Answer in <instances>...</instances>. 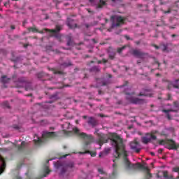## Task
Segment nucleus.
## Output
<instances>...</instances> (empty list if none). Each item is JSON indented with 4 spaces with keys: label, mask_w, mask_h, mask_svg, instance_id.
<instances>
[{
    "label": "nucleus",
    "mask_w": 179,
    "mask_h": 179,
    "mask_svg": "<svg viewBox=\"0 0 179 179\" xmlns=\"http://www.w3.org/2000/svg\"><path fill=\"white\" fill-rule=\"evenodd\" d=\"M94 134H96L98 136V139H96L94 143L99 145L100 147L103 145V143L110 142L112 146L115 148L113 155L116 159H118V157H123L124 164L127 170H131V169H141L142 170H145V171H146L147 179H150V177H152V175L149 173V168L146 164H136V165H133L131 164L129 160H128V154L127 150H125V145L122 141V138H121L120 136L114 133H110L108 136L104 135L99 133V129H96Z\"/></svg>",
    "instance_id": "f257e3e1"
},
{
    "label": "nucleus",
    "mask_w": 179,
    "mask_h": 179,
    "mask_svg": "<svg viewBox=\"0 0 179 179\" xmlns=\"http://www.w3.org/2000/svg\"><path fill=\"white\" fill-rule=\"evenodd\" d=\"M62 128L64 133L68 136H71V135H72L74 132V134H76V135H78V136H80V138L85 139L86 145H89L90 142H93V136H92V135H87L83 132H81L79 129L76 127H73L71 125V123H65L62 125Z\"/></svg>",
    "instance_id": "f03ea898"
},
{
    "label": "nucleus",
    "mask_w": 179,
    "mask_h": 179,
    "mask_svg": "<svg viewBox=\"0 0 179 179\" xmlns=\"http://www.w3.org/2000/svg\"><path fill=\"white\" fill-rule=\"evenodd\" d=\"M54 165L56 169H59L60 170V173L62 175L65 174L66 171H71L75 166V164L72 162L64 164L62 162L57 161L54 163Z\"/></svg>",
    "instance_id": "7ed1b4c3"
},
{
    "label": "nucleus",
    "mask_w": 179,
    "mask_h": 179,
    "mask_svg": "<svg viewBox=\"0 0 179 179\" xmlns=\"http://www.w3.org/2000/svg\"><path fill=\"white\" fill-rule=\"evenodd\" d=\"M62 29V27L59 25L56 26V29H45L46 34H49L50 37H55L56 38H61V34H59V31Z\"/></svg>",
    "instance_id": "20e7f679"
},
{
    "label": "nucleus",
    "mask_w": 179,
    "mask_h": 179,
    "mask_svg": "<svg viewBox=\"0 0 179 179\" xmlns=\"http://www.w3.org/2000/svg\"><path fill=\"white\" fill-rule=\"evenodd\" d=\"M126 98L127 100H129L130 103H132L133 104H143V103H145V101H143V99H141L136 97V96H135L134 93H127Z\"/></svg>",
    "instance_id": "39448f33"
},
{
    "label": "nucleus",
    "mask_w": 179,
    "mask_h": 179,
    "mask_svg": "<svg viewBox=\"0 0 179 179\" xmlns=\"http://www.w3.org/2000/svg\"><path fill=\"white\" fill-rule=\"evenodd\" d=\"M112 23V28L113 27H118V26H121V24H124V19L118 15H114L111 17Z\"/></svg>",
    "instance_id": "423d86ee"
},
{
    "label": "nucleus",
    "mask_w": 179,
    "mask_h": 179,
    "mask_svg": "<svg viewBox=\"0 0 179 179\" xmlns=\"http://www.w3.org/2000/svg\"><path fill=\"white\" fill-rule=\"evenodd\" d=\"M152 141H156V136L150 133L146 134L145 136L141 138V142L145 145L152 142Z\"/></svg>",
    "instance_id": "0eeeda50"
},
{
    "label": "nucleus",
    "mask_w": 179,
    "mask_h": 179,
    "mask_svg": "<svg viewBox=\"0 0 179 179\" xmlns=\"http://www.w3.org/2000/svg\"><path fill=\"white\" fill-rule=\"evenodd\" d=\"M129 145H130V149H131L133 152H136V153H139V152H141V148L139 143L136 141H134L130 143Z\"/></svg>",
    "instance_id": "6e6552de"
},
{
    "label": "nucleus",
    "mask_w": 179,
    "mask_h": 179,
    "mask_svg": "<svg viewBox=\"0 0 179 179\" xmlns=\"http://www.w3.org/2000/svg\"><path fill=\"white\" fill-rule=\"evenodd\" d=\"M45 139V134H43L42 137H38V136H34V142L35 145H41Z\"/></svg>",
    "instance_id": "1a4fd4ad"
},
{
    "label": "nucleus",
    "mask_w": 179,
    "mask_h": 179,
    "mask_svg": "<svg viewBox=\"0 0 179 179\" xmlns=\"http://www.w3.org/2000/svg\"><path fill=\"white\" fill-rule=\"evenodd\" d=\"M166 148L168 149H173V150H177V144H176V142H174V141L173 140H170L168 141L167 144H166Z\"/></svg>",
    "instance_id": "9d476101"
},
{
    "label": "nucleus",
    "mask_w": 179,
    "mask_h": 179,
    "mask_svg": "<svg viewBox=\"0 0 179 179\" xmlns=\"http://www.w3.org/2000/svg\"><path fill=\"white\" fill-rule=\"evenodd\" d=\"M87 122L88 125H90V127H96V125H97V122L96 121V119L92 117H88Z\"/></svg>",
    "instance_id": "9b49d317"
},
{
    "label": "nucleus",
    "mask_w": 179,
    "mask_h": 179,
    "mask_svg": "<svg viewBox=\"0 0 179 179\" xmlns=\"http://www.w3.org/2000/svg\"><path fill=\"white\" fill-rule=\"evenodd\" d=\"M152 94H153V93H152V90H145L143 92H141L139 96H145L148 97H152Z\"/></svg>",
    "instance_id": "f8f14e48"
},
{
    "label": "nucleus",
    "mask_w": 179,
    "mask_h": 179,
    "mask_svg": "<svg viewBox=\"0 0 179 179\" xmlns=\"http://www.w3.org/2000/svg\"><path fill=\"white\" fill-rule=\"evenodd\" d=\"M67 25L70 29H75L76 27V23L73 20H71L69 18H68L67 20Z\"/></svg>",
    "instance_id": "ddd939ff"
},
{
    "label": "nucleus",
    "mask_w": 179,
    "mask_h": 179,
    "mask_svg": "<svg viewBox=\"0 0 179 179\" xmlns=\"http://www.w3.org/2000/svg\"><path fill=\"white\" fill-rule=\"evenodd\" d=\"M133 55L134 57H137L138 58H142L143 57V53H142L141 50H133Z\"/></svg>",
    "instance_id": "4468645a"
},
{
    "label": "nucleus",
    "mask_w": 179,
    "mask_h": 179,
    "mask_svg": "<svg viewBox=\"0 0 179 179\" xmlns=\"http://www.w3.org/2000/svg\"><path fill=\"white\" fill-rule=\"evenodd\" d=\"M45 136L46 138H55V136H57V134L53 131H46Z\"/></svg>",
    "instance_id": "2eb2a0df"
},
{
    "label": "nucleus",
    "mask_w": 179,
    "mask_h": 179,
    "mask_svg": "<svg viewBox=\"0 0 179 179\" xmlns=\"http://www.w3.org/2000/svg\"><path fill=\"white\" fill-rule=\"evenodd\" d=\"M61 68H68V66H71L72 65V63L71 62H65L64 63H59Z\"/></svg>",
    "instance_id": "dca6fc26"
},
{
    "label": "nucleus",
    "mask_w": 179,
    "mask_h": 179,
    "mask_svg": "<svg viewBox=\"0 0 179 179\" xmlns=\"http://www.w3.org/2000/svg\"><path fill=\"white\" fill-rule=\"evenodd\" d=\"M79 153L80 155H85V153H90L92 157H94L96 155H97V152H96V151H94V152L85 151V152H80Z\"/></svg>",
    "instance_id": "f3484780"
},
{
    "label": "nucleus",
    "mask_w": 179,
    "mask_h": 179,
    "mask_svg": "<svg viewBox=\"0 0 179 179\" xmlns=\"http://www.w3.org/2000/svg\"><path fill=\"white\" fill-rule=\"evenodd\" d=\"M113 164H112V167L113 169V176L110 177V178H113V177H115V173H116L115 168L117 167V164L115 163V160L113 161Z\"/></svg>",
    "instance_id": "a211bd4d"
},
{
    "label": "nucleus",
    "mask_w": 179,
    "mask_h": 179,
    "mask_svg": "<svg viewBox=\"0 0 179 179\" xmlns=\"http://www.w3.org/2000/svg\"><path fill=\"white\" fill-rule=\"evenodd\" d=\"M97 8H101V6H104L106 5V1L103 0H99L98 2L96 3Z\"/></svg>",
    "instance_id": "6ab92c4d"
},
{
    "label": "nucleus",
    "mask_w": 179,
    "mask_h": 179,
    "mask_svg": "<svg viewBox=\"0 0 179 179\" xmlns=\"http://www.w3.org/2000/svg\"><path fill=\"white\" fill-rule=\"evenodd\" d=\"M1 82L2 83H8V82H9V78H7L6 76H3L1 77Z\"/></svg>",
    "instance_id": "aec40b11"
},
{
    "label": "nucleus",
    "mask_w": 179,
    "mask_h": 179,
    "mask_svg": "<svg viewBox=\"0 0 179 179\" xmlns=\"http://www.w3.org/2000/svg\"><path fill=\"white\" fill-rule=\"evenodd\" d=\"M170 111H175V110H163V113H165L166 114H167L168 120H171V117H170V114H169V113H170Z\"/></svg>",
    "instance_id": "412c9836"
},
{
    "label": "nucleus",
    "mask_w": 179,
    "mask_h": 179,
    "mask_svg": "<svg viewBox=\"0 0 179 179\" xmlns=\"http://www.w3.org/2000/svg\"><path fill=\"white\" fill-rule=\"evenodd\" d=\"M172 86H173V87L178 88V87H179V80H175V81L172 83Z\"/></svg>",
    "instance_id": "4be33fe9"
},
{
    "label": "nucleus",
    "mask_w": 179,
    "mask_h": 179,
    "mask_svg": "<svg viewBox=\"0 0 179 179\" xmlns=\"http://www.w3.org/2000/svg\"><path fill=\"white\" fill-rule=\"evenodd\" d=\"M106 156H107V154H106V152H105L104 151L101 152L99 153V157H100L101 159H103V157H106Z\"/></svg>",
    "instance_id": "5701e85b"
},
{
    "label": "nucleus",
    "mask_w": 179,
    "mask_h": 179,
    "mask_svg": "<svg viewBox=\"0 0 179 179\" xmlns=\"http://www.w3.org/2000/svg\"><path fill=\"white\" fill-rule=\"evenodd\" d=\"M91 71H95V72H99V71H100V69H99V67L94 66L91 69Z\"/></svg>",
    "instance_id": "b1692460"
},
{
    "label": "nucleus",
    "mask_w": 179,
    "mask_h": 179,
    "mask_svg": "<svg viewBox=\"0 0 179 179\" xmlns=\"http://www.w3.org/2000/svg\"><path fill=\"white\" fill-rule=\"evenodd\" d=\"M107 85V83H106L104 79H102L101 83L99 85L100 86H106Z\"/></svg>",
    "instance_id": "393cba45"
},
{
    "label": "nucleus",
    "mask_w": 179,
    "mask_h": 179,
    "mask_svg": "<svg viewBox=\"0 0 179 179\" xmlns=\"http://www.w3.org/2000/svg\"><path fill=\"white\" fill-rule=\"evenodd\" d=\"M110 148H105L103 152L107 155H108L110 153Z\"/></svg>",
    "instance_id": "a878e982"
},
{
    "label": "nucleus",
    "mask_w": 179,
    "mask_h": 179,
    "mask_svg": "<svg viewBox=\"0 0 179 179\" xmlns=\"http://www.w3.org/2000/svg\"><path fill=\"white\" fill-rule=\"evenodd\" d=\"M29 31H32L33 33H36L37 29L36 28H29Z\"/></svg>",
    "instance_id": "bb28decb"
},
{
    "label": "nucleus",
    "mask_w": 179,
    "mask_h": 179,
    "mask_svg": "<svg viewBox=\"0 0 179 179\" xmlns=\"http://www.w3.org/2000/svg\"><path fill=\"white\" fill-rule=\"evenodd\" d=\"M123 50H125V46L118 48L117 52L120 54Z\"/></svg>",
    "instance_id": "cd10ccee"
},
{
    "label": "nucleus",
    "mask_w": 179,
    "mask_h": 179,
    "mask_svg": "<svg viewBox=\"0 0 179 179\" xmlns=\"http://www.w3.org/2000/svg\"><path fill=\"white\" fill-rule=\"evenodd\" d=\"M26 145V143L24 141L21 143V147H18V149H22Z\"/></svg>",
    "instance_id": "c85d7f7f"
},
{
    "label": "nucleus",
    "mask_w": 179,
    "mask_h": 179,
    "mask_svg": "<svg viewBox=\"0 0 179 179\" xmlns=\"http://www.w3.org/2000/svg\"><path fill=\"white\" fill-rule=\"evenodd\" d=\"M55 73L58 74V75H62L63 72L61 71H55Z\"/></svg>",
    "instance_id": "c756f323"
},
{
    "label": "nucleus",
    "mask_w": 179,
    "mask_h": 179,
    "mask_svg": "<svg viewBox=\"0 0 179 179\" xmlns=\"http://www.w3.org/2000/svg\"><path fill=\"white\" fill-rule=\"evenodd\" d=\"M162 50H163V51H169V50H167V45H163Z\"/></svg>",
    "instance_id": "7c9ffc66"
},
{
    "label": "nucleus",
    "mask_w": 179,
    "mask_h": 179,
    "mask_svg": "<svg viewBox=\"0 0 179 179\" xmlns=\"http://www.w3.org/2000/svg\"><path fill=\"white\" fill-rule=\"evenodd\" d=\"M159 145H166V141H164V140L160 141Z\"/></svg>",
    "instance_id": "2f4dec72"
},
{
    "label": "nucleus",
    "mask_w": 179,
    "mask_h": 179,
    "mask_svg": "<svg viewBox=\"0 0 179 179\" xmlns=\"http://www.w3.org/2000/svg\"><path fill=\"white\" fill-rule=\"evenodd\" d=\"M67 45H72V41L71 39H69V41L67 42Z\"/></svg>",
    "instance_id": "473e14b6"
},
{
    "label": "nucleus",
    "mask_w": 179,
    "mask_h": 179,
    "mask_svg": "<svg viewBox=\"0 0 179 179\" xmlns=\"http://www.w3.org/2000/svg\"><path fill=\"white\" fill-rule=\"evenodd\" d=\"M174 106H175V107H176V108H179V103L178 102H175Z\"/></svg>",
    "instance_id": "72a5a7b5"
},
{
    "label": "nucleus",
    "mask_w": 179,
    "mask_h": 179,
    "mask_svg": "<svg viewBox=\"0 0 179 179\" xmlns=\"http://www.w3.org/2000/svg\"><path fill=\"white\" fill-rule=\"evenodd\" d=\"M164 177L165 178H169V176L167 175V172H164Z\"/></svg>",
    "instance_id": "f704fd0d"
},
{
    "label": "nucleus",
    "mask_w": 179,
    "mask_h": 179,
    "mask_svg": "<svg viewBox=\"0 0 179 179\" xmlns=\"http://www.w3.org/2000/svg\"><path fill=\"white\" fill-rule=\"evenodd\" d=\"M52 100H57V95L52 96Z\"/></svg>",
    "instance_id": "c9c22d12"
},
{
    "label": "nucleus",
    "mask_w": 179,
    "mask_h": 179,
    "mask_svg": "<svg viewBox=\"0 0 179 179\" xmlns=\"http://www.w3.org/2000/svg\"><path fill=\"white\" fill-rule=\"evenodd\" d=\"M50 173V171L47 169V167H46V169H45V174L47 175V174H48Z\"/></svg>",
    "instance_id": "e433bc0d"
},
{
    "label": "nucleus",
    "mask_w": 179,
    "mask_h": 179,
    "mask_svg": "<svg viewBox=\"0 0 179 179\" xmlns=\"http://www.w3.org/2000/svg\"><path fill=\"white\" fill-rule=\"evenodd\" d=\"M66 156H68V155H65L64 157H61L60 158H59V160H60V159H64V157H66Z\"/></svg>",
    "instance_id": "4c0bfd02"
},
{
    "label": "nucleus",
    "mask_w": 179,
    "mask_h": 179,
    "mask_svg": "<svg viewBox=\"0 0 179 179\" xmlns=\"http://www.w3.org/2000/svg\"><path fill=\"white\" fill-rule=\"evenodd\" d=\"M110 57L111 58V59H113V58H114V54H113L112 55H110Z\"/></svg>",
    "instance_id": "58836bf2"
},
{
    "label": "nucleus",
    "mask_w": 179,
    "mask_h": 179,
    "mask_svg": "<svg viewBox=\"0 0 179 179\" xmlns=\"http://www.w3.org/2000/svg\"><path fill=\"white\" fill-rule=\"evenodd\" d=\"M90 2H91V3H94V0H90Z\"/></svg>",
    "instance_id": "ea45409f"
},
{
    "label": "nucleus",
    "mask_w": 179,
    "mask_h": 179,
    "mask_svg": "<svg viewBox=\"0 0 179 179\" xmlns=\"http://www.w3.org/2000/svg\"><path fill=\"white\" fill-rule=\"evenodd\" d=\"M48 103H52V101L46 102V107L48 106Z\"/></svg>",
    "instance_id": "a19ab883"
},
{
    "label": "nucleus",
    "mask_w": 179,
    "mask_h": 179,
    "mask_svg": "<svg viewBox=\"0 0 179 179\" xmlns=\"http://www.w3.org/2000/svg\"><path fill=\"white\" fill-rule=\"evenodd\" d=\"M11 29H12L13 30H15V26H11Z\"/></svg>",
    "instance_id": "79ce46f5"
},
{
    "label": "nucleus",
    "mask_w": 179,
    "mask_h": 179,
    "mask_svg": "<svg viewBox=\"0 0 179 179\" xmlns=\"http://www.w3.org/2000/svg\"><path fill=\"white\" fill-rule=\"evenodd\" d=\"M113 2H117V1H120V0H112Z\"/></svg>",
    "instance_id": "37998d69"
},
{
    "label": "nucleus",
    "mask_w": 179,
    "mask_h": 179,
    "mask_svg": "<svg viewBox=\"0 0 179 179\" xmlns=\"http://www.w3.org/2000/svg\"><path fill=\"white\" fill-rule=\"evenodd\" d=\"M152 156H155V152H151Z\"/></svg>",
    "instance_id": "c03bdc74"
},
{
    "label": "nucleus",
    "mask_w": 179,
    "mask_h": 179,
    "mask_svg": "<svg viewBox=\"0 0 179 179\" xmlns=\"http://www.w3.org/2000/svg\"><path fill=\"white\" fill-rule=\"evenodd\" d=\"M103 61L104 63L107 62L106 59H103Z\"/></svg>",
    "instance_id": "a18cd8bd"
},
{
    "label": "nucleus",
    "mask_w": 179,
    "mask_h": 179,
    "mask_svg": "<svg viewBox=\"0 0 179 179\" xmlns=\"http://www.w3.org/2000/svg\"><path fill=\"white\" fill-rule=\"evenodd\" d=\"M155 48L157 50L158 48H159V47L158 46H155Z\"/></svg>",
    "instance_id": "49530a36"
},
{
    "label": "nucleus",
    "mask_w": 179,
    "mask_h": 179,
    "mask_svg": "<svg viewBox=\"0 0 179 179\" xmlns=\"http://www.w3.org/2000/svg\"><path fill=\"white\" fill-rule=\"evenodd\" d=\"M98 64H101V61H99V62H98Z\"/></svg>",
    "instance_id": "de8ad7c7"
},
{
    "label": "nucleus",
    "mask_w": 179,
    "mask_h": 179,
    "mask_svg": "<svg viewBox=\"0 0 179 179\" xmlns=\"http://www.w3.org/2000/svg\"><path fill=\"white\" fill-rule=\"evenodd\" d=\"M99 82H100V80L98 79V80H97V83H99Z\"/></svg>",
    "instance_id": "09e8293b"
},
{
    "label": "nucleus",
    "mask_w": 179,
    "mask_h": 179,
    "mask_svg": "<svg viewBox=\"0 0 179 179\" xmlns=\"http://www.w3.org/2000/svg\"><path fill=\"white\" fill-rule=\"evenodd\" d=\"M86 27H87V28L89 27V24H86Z\"/></svg>",
    "instance_id": "8fccbe9b"
},
{
    "label": "nucleus",
    "mask_w": 179,
    "mask_h": 179,
    "mask_svg": "<svg viewBox=\"0 0 179 179\" xmlns=\"http://www.w3.org/2000/svg\"><path fill=\"white\" fill-rule=\"evenodd\" d=\"M166 13H170V11H167V12H166Z\"/></svg>",
    "instance_id": "3c124183"
},
{
    "label": "nucleus",
    "mask_w": 179,
    "mask_h": 179,
    "mask_svg": "<svg viewBox=\"0 0 179 179\" xmlns=\"http://www.w3.org/2000/svg\"><path fill=\"white\" fill-rule=\"evenodd\" d=\"M87 116H83V118H87Z\"/></svg>",
    "instance_id": "603ef678"
},
{
    "label": "nucleus",
    "mask_w": 179,
    "mask_h": 179,
    "mask_svg": "<svg viewBox=\"0 0 179 179\" xmlns=\"http://www.w3.org/2000/svg\"><path fill=\"white\" fill-rule=\"evenodd\" d=\"M126 37H127V40H129V38H128L127 36H126Z\"/></svg>",
    "instance_id": "864d4df0"
},
{
    "label": "nucleus",
    "mask_w": 179,
    "mask_h": 179,
    "mask_svg": "<svg viewBox=\"0 0 179 179\" xmlns=\"http://www.w3.org/2000/svg\"><path fill=\"white\" fill-rule=\"evenodd\" d=\"M108 76H109V78H111V75L109 74Z\"/></svg>",
    "instance_id": "5fc2aeb1"
},
{
    "label": "nucleus",
    "mask_w": 179,
    "mask_h": 179,
    "mask_svg": "<svg viewBox=\"0 0 179 179\" xmlns=\"http://www.w3.org/2000/svg\"><path fill=\"white\" fill-rule=\"evenodd\" d=\"M24 23H25V22H23V26H24Z\"/></svg>",
    "instance_id": "6e6d98bb"
},
{
    "label": "nucleus",
    "mask_w": 179,
    "mask_h": 179,
    "mask_svg": "<svg viewBox=\"0 0 179 179\" xmlns=\"http://www.w3.org/2000/svg\"><path fill=\"white\" fill-rule=\"evenodd\" d=\"M159 75H160V74L158 73V74H157V76H159Z\"/></svg>",
    "instance_id": "4d7b16f0"
},
{
    "label": "nucleus",
    "mask_w": 179,
    "mask_h": 179,
    "mask_svg": "<svg viewBox=\"0 0 179 179\" xmlns=\"http://www.w3.org/2000/svg\"><path fill=\"white\" fill-rule=\"evenodd\" d=\"M45 19H48V17H47V15H46V17H45Z\"/></svg>",
    "instance_id": "13d9d810"
},
{
    "label": "nucleus",
    "mask_w": 179,
    "mask_h": 179,
    "mask_svg": "<svg viewBox=\"0 0 179 179\" xmlns=\"http://www.w3.org/2000/svg\"><path fill=\"white\" fill-rule=\"evenodd\" d=\"M50 160H54V159H50Z\"/></svg>",
    "instance_id": "bf43d9fd"
},
{
    "label": "nucleus",
    "mask_w": 179,
    "mask_h": 179,
    "mask_svg": "<svg viewBox=\"0 0 179 179\" xmlns=\"http://www.w3.org/2000/svg\"><path fill=\"white\" fill-rule=\"evenodd\" d=\"M99 94H100V91L99 92Z\"/></svg>",
    "instance_id": "052dcab7"
},
{
    "label": "nucleus",
    "mask_w": 179,
    "mask_h": 179,
    "mask_svg": "<svg viewBox=\"0 0 179 179\" xmlns=\"http://www.w3.org/2000/svg\"><path fill=\"white\" fill-rule=\"evenodd\" d=\"M76 123L78 124V121H76Z\"/></svg>",
    "instance_id": "680f3d73"
},
{
    "label": "nucleus",
    "mask_w": 179,
    "mask_h": 179,
    "mask_svg": "<svg viewBox=\"0 0 179 179\" xmlns=\"http://www.w3.org/2000/svg\"><path fill=\"white\" fill-rule=\"evenodd\" d=\"M17 179H20V178H17Z\"/></svg>",
    "instance_id": "e2e57ef3"
}]
</instances>
